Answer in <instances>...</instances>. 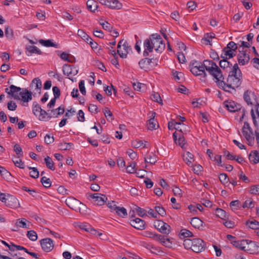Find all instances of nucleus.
Listing matches in <instances>:
<instances>
[{"label":"nucleus","mask_w":259,"mask_h":259,"mask_svg":"<svg viewBox=\"0 0 259 259\" xmlns=\"http://www.w3.org/2000/svg\"><path fill=\"white\" fill-rule=\"evenodd\" d=\"M242 133L247 144L249 146H253L254 144V133L248 122L245 121L244 122V125L242 128Z\"/></svg>","instance_id":"20e7f679"},{"label":"nucleus","mask_w":259,"mask_h":259,"mask_svg":"<svg viewBox=\"0 0 259 259\" xmlns=\"http://www.w3.org/2000/svg\"><path fill=\"white\" fill-rule=\"evenodd\" d=\"M143 46L144 48L143 56L144 57H147L149 56L150 53H152L153 52V49H154L152 46L150 37L144 40Z\"/></svg>","instance_id":"a211bd4d"},{"label":"nucleus","mask_w":259,"mask_h":259,"mask_svg":"<svg viewBox=\"0 0 259 259\" xmlns=\"http://www.w3.org/2000/svg\"><path fill=\"white\" fill-rule=\"evenodd\" d=\"M215 214L217 217L223 220H225V219L226 218L227 216L226 212L224 210L219 208H216Z\"/></svg>","instance_id":"49530a36"},{"label":"nucleus","mask_w":259,"mask_h":259,"mask_svg":"<svg viewBox=\"0 0 259 259\" xmlns=\"http://www.w3.org/2000/svg\"><path fill=\"white\" fill-rule=\"evenodd\" d=\"M87 6L89 11L95 12L98 7V5L95 0H88L87 2Z\"/></svg>","instance_id":"bb28decb"},{"label":"nucleus","mask_w":259,"mask_h":259,"mask_svg":"<svg viewBox=\"0 0 259 259\" xmlns=\"http://www.w3.org/2000/svg\"><path fill=\"white\" fill-rule=\"evenodd\" d=\"M153 227H170V226L161 220H157L154 221Z\"/></svg>","instance_id":"e2e57ef3"},{"label":"nucleus","mask_w":259,"mask_h":259,"mask_svg":"<svg viewBox=\"0 0 259 259\" xmlns=\"http://www.w3.org/2000/svg\"><path fill=\"white\" fill-rule=\"evenodd\" d=\"M27 52H29L30 55L32 54H37L38 55H41L42 52L38 48L34 46H29L26 48Z\"/></svg>","instance_id":"473e14b6"},{"label":"nucleus","mask_w":259,"mask_h":259,"mask_svg":"<svg viewBox=\"0 0 259 259\" xmlns=\"http://www.w3.org/2000/svg\"><path fill=\"white\" fill-rule=\"evenodd\" d=\"M248 159L252 165H255L259 163V151L251 150L248 155Z\"/></svg>","instance_id":"6ab92c4d"},{"label":"nucleus","mask_w":259,"mask_h":259,"mask_svg":"<svg viewBox=\"0 0 259 259\" xmlns=\"http://www.w3.org/2000/svg\"><path fill=\"white\" fill-rule=\"evenodd\" d=\"M45 162L47 166V167L52 170H54L55 169V167L54 166V163L52 160V159L49 156H47L45 158Z\"/></svg>","instance_id":"72a5a7b5"},{"label":"nucleus","mask_w":259,"mask_h":259,"mask_svg":"<svg viewBox=\"0 0 259 259\" xmlns=\"http://www.w3.org/2000/svg\"><path fill=\"white\" fill-rule=\"evenodd\" d=\"M145 161L151 164H155L157 161V156L153 153L149 154L147 157L145 158Z\"/></svg>","instance_id":"2f4dec72"},{"label":"nucleus","mask_w":259,"mask_h":259,"mask_svg":"<svg viewBox=\"0 0 259 259\" xmlns=\"http://www.w3.org/2000/svg\"><path fill=\"white\" fill-rule=\"evenodd\" d=\"M65 203L69 208L76 211H80V208L79 207V205H83L80 201L72 197H69L66 199Z\"/></svg>","instance_id":"f8f14e48"},{"label":"nucleus","mask_w":259,"mask_h":259,"mask_svg":"<svg viewBox=\"0 0 259 259\" xmlns=\"http://www.w3.org/2000/svg\"><path fill=\"white\" fill-rule=\"evenodd\" d=\"M205 246L203 240L200 238L193 239L192 250L196 253H200L204 250Z\"/></svg>","instance_id":"9b49d317"},{"label":"nucleus","mask_w":259,"mask_h":259,"mask_svg":"<svg viewBox=\"0 0 259 259\" xmlns=\"http://www.w3.org/2000/svg\"><path fill=\"white\" fill-rule=\"evenodd\" d=\"M32 87L34 86L35 90L40 91L42 88V83L40 79L38 78H35L33 79L31 83Z\"/></svg>","instance_id":"e433bc0d"},{"label":"nucleus","mask_w":259,"mask_h":259,"mask_svg":"<svg viewBox=\"0 0 259 259\" xmlns=\"http://www.w3.org/2000/svg\"><path fill=\"white\" fill-rule=\"evenodd\" d=\"M238 63L240 65H244L247 64L249 60L250 57L249 54H247L245 52L243 51L240 52L237 56Z\"/></svg>","instance_id":"aec40b11"},{"label":"nucleus","mask_w":259,"mask_h":259,"mask_svg":"<svg viewBox=\"0 0 259 259\" xmlns=\"http://www.w3.org/2000/svg\"><path fill=\"white\" fill-rule=\"evenodd\" d=\"M254 203L252 198H248L247 200H246L242 205V207L244 208H252L254 207Z\"/></svg>","instance_id":"a18cd8bd"},{"label":"nucleus","mask_w":259,"mask_h":259,"mask_svg":"<svg viewBox=\"0 0 259 259\" xmlns=\"http://www.w3.org/2000/svg\"><path fill=\"white\" fill-rule=\"evenodd\" d=\"M38 42L42 45L47 47H54L55 48H58V44L56 43H54L52 42V40L48 39V40H44V39H39Z\"/></svg>","instance_id":"c756f323"},{"label":"nucleus","mask_w":259,"mask_h":259,"mask_svg":"<svg viewBox=\"0 0 259 259\" xmlns=\"http://www.w3.org/2000/svg\"><path fill=\"white\" fill-rule=\"evenodd\" d=\"M155 210L157 214H159L162 217L166 214V211L165 209L160 205L156 206L155 207Z\"/></svg>","instance_id":"bf43d9fd"},{"label":"nucleus","mask_w":259,"mask_h":259,"mask_svg":"<svg viewBox=\"0 0 259 259\" xmlns=\"http://www.w3.org/2000/svg\"><path fill=\"white\" fill-rule=\"evenodd\" d=\"M5 34L6 36L9 39H12L14 37L13 31L9 27L5 28Z\"/></svg>","instance_id":"13d9d810"},{"label":"nucleus","mask_w":259,"mask_h":259,"mask_svg":"<svg viewBox=\"0 0 259 259\" xmlns=\"http://www.w3.org/2000/svg\"><path fill=\"white\" fill-rule=\"evenodd\" d=\"M132 51V48L126 41H124L121 48V51L118 53L119 56L122 58H126L127 54Z\"/></svg>","instance_id":"412c9836"},{"label":"nucleus","mask_w":259,"mask_h":259,"mask_svg":"<svg viewBox=\"0 0 259 259\" xmlns=\"http://www.w3.org/2000/svg\"><path fill=\"white\" fill-rule=\"evenodd\" d=\"M230 206L232 209H238L240 207V202L238 200L232 201L230 203Z\"/></svg>","instance_id":"0e129e2a"},{"label":"nucleus","mask_w":259,"mask_h":259,"mask_svg":"<svg viewBox=\"0 0 259 259\" xmlns=\"http://www.w3.org/2000/svg\"><path fill=\"white\" fill-rule=\"evenodd\" d=\"M89 197L93 199L95 204L100 206L104 205L107 199L105 195L100 193L91 194Z\"/></svg>","instance_id":"4468645a"},{"label":"nucleus","mask_w":259,"mask_h":259,"mask_svg":"<svg viewBox=\"0 0 259 259\" xmlns=\"http://www.w3.org/2000/svg\"><path fill=\"white\" fill-rule=\"evenodd\" d=\"M79 228V230L77 231L79 233H81V232L85 231V232L90 233V234L94 235V236H99V237L102 236V237H101V239H103V240L106 239L107 236L105 234H103L101 232H99L98 231L95 229L94 228Z\"/></svg>","instance_id":"2eb2a0df"},{"label":"nucleus","mask_w":259,"mask_h":259,"mask_svg":"<svg viewBox=\"0 0 259 259\" xmlns=\"http://www.w3.org/2000/svg\"><path fill=\"white\" fill-rule=\"evenodd\" d=\"M5 92L15 99L21 100L23 102L27 103L32 99L31 92L27 89H21L14 85H11L9 88H6Z\"/></svg>","instance_id":"f03ea898"},{"label":"nucleus","mask_w":259,"mask_h":259,"mask_svg":"<svg viewBox=\"0 0 259 259\" xmlns=\"http://www.w3.org/2000/svg\"><path fill=\"white\" fill-rule=\"evenodd\" d=\"M151 98L153 101L158 103L160 104L162 103V99L160 96V95L158 93H154L152 94L151 96Z\"/></svg>","instance_id":"680f3d73"},{"label":"nucleus","mask_w":259,"mask_h":259,"mask_svg":"<svg viewBox=\"0 0 259 259\" xmlns=\"http://www.w3.org/2000/svg\"><path fill=\"white\" fill-rule=\"evenodd\" d=\"M224 77L220 78L217 83L218 86L226 92H231V90H235V88L239 87L242 83V73L239 69L238 64L235 63L229 73L226 82L224 81Z\"/></svg>","instance_id":"f257e3e1"},{"label":"nucleus","mask_w":259,"mask_h":259,"mask_svg":"<svg viewBox=\"0 0 259 259\" xmlns=\"http://www.w3.org/2000/svg\"><path fill=\"white\" fill-rule=\"evenodd\" d=\"M137 164L135 162H133L126 167V171L129 174H134L136 172V166Z\"/></svg>","instance_id":"864d4df0"},{"label":"nucleus","mask_w":259,"mask_h":259,"mask_svg":"<svg viewBox=\"0 0 259 259\" xmlns=\"http://www.w3.org/2000/svg\"><path fill=\"white\" fill-rule=\"evenodd\" d=\"M88 109L90 112L94 114H97L99 111L97 106L93 104L89 105Z\"/></svg>","instance_id":"69168bd1"},{"label":"nucleus","mask_w":259,"mask_h":259,"mask_svg":"<svg viewBox=\"0 0 259 259\" xmlns=\"http://www.w3.org/2000/svg\"><path fill=\"white\" fill-rule=\"evenodd\" d=\"M73 146V144L71 143H61L59 145V147L60 149L61 150H70L72 146Z\"/></svg>","instance_id":"de8ad7c7"},{"label":"nucleus","mask_w":259,"mask_h":259,"mask_svg":"<svg viewBox=\"0 0 259 259\" xmlns=\"http://www.w3.org/2000/svg\"><path fill=\"white\" fill-rule=\"evenodd\" d=\"M178 236L180 239H184L186 237H192L193 234L190 231L186 229H182L179 233Z\"/></svg>","instance_id":"cd10ccee"},{"label":"nucleus","mask_w":259,"mask_h":259,"mask_svg":"<svg viewBox=\"0 0 259 259\" xmlns=\"http://www.w3.org/2000/svg\"><path fill=\"white\" fill-rule=\"evenodd\" d=\"M243 98L248 105H255V106L258 103L256 96L254 92L250 91L247 90L244 93Z\"/></svg>","instance_id":"1a4fd4ad"},{"label":"nucleus","mask_w":259,"mask_h":259,"mask_svg":"<svg viewBox=\"0 0 259 259\" xmlns=\"http://www.w3.org/2000/svg\"><path fill=\"white\" fill-rule=\"evenodd\" d=\"M0 176L6 180H9L11 174L5 167L0 166Z\"/></svg>","instance_id":"c9c22d12"},{"label":"nucleus","mask_w":259,"mask_h":259,"mask_svg":"<svg viewBox=\"0 0 259 259\" xmlns=\"http://www.w3.org/2000/svg\"><path fill=\"white\" fill-rule=\"evenodd\" d=\"M251 116L253 120V124L256 128V130L254 132V137L255 136V139L256 141V143L258 145H259V133L257 131L258 130V125L257 124L255 115L254 112V109H251Z\"/></svg>","instance_id":"4be33fe9"},{"label":"nucleus","mask_w":259,"mask_h":259,"mask_svg":"<svg viewBox=\"0 0 259 259\" xmlns=\"http://www.w3.org/2000/svg\"><path fill=\"white\" fill-rule=\"evenodd\" d=\"M115 211L117 215L123 218L127 215L126 209L123 207L117 206V207H115Z\"/></svg>","instance_id":"a19ab883"},{"label":"nucleus","mask_w":259,"mask_h":259,"mask_svg":"<svg viewBox=\"0 0 259 259\" xmlns=\"http://www.w3.org/2000/svg\"><path fill=\"white\" fill-rule=\"evenodd\" d=\"M250 243H254V242L251 240L244 239L241 240L232 241L231 242V244H232L233 246L243 250H248V249H245L246 245Z\"/></svg>","instance_id":"f3484780"},{"label":"nucleus","mask_w":259,"mask_h":259,"mask_svg":"<svg viewBox=\"0 0 259 259\" xmlns=\"http://www.w3.org/2000/svg\"><path fill=\"white\" fill-rule=\"evenodd\" d=\"M29 169H31V171L30 172V176L34 179H36L39 177V172L36 167H32L31 166H28Z\"/></svg>","instance_id":"603ef678"},{"label":"nucleus","mask_w":259,"mask_h":259,"mask_svg":"<svg viewBox=\"0 0 259 259\" xmlns=\"http://www.w3.org/2000/svg\"><path fill=\"white\" fill-rule=\"evenodd\" d=\"M203 68L212 75L216 80L217 84L220 78H223V73L221 69L212 60H205L203 61Z\"/></svg>","instance_id":"7ed1b4c3"},{"label":"nucleus","mask_w":259,"mask_h":259,"mask_svg":"<svg viewBox=\"0 0 259 259\" xmlns=\"http://www.w3.org/2000/svg\"><path fill=\"white\" fill-rule=\"evenodd\" d=\"M226 47L227 49L231 50L232 52L235 53V54H236L238 47L237 44H235L234 41H231L229 42Z\"/></svg>","instance_id":"4d7b16f0"},{"label":"nucleus","mask_w":259,"mask_h":259,"mask_svg":"<svg viewBox=\"0 0 259 259\" xmlns=\"http://www.w3.org/2000/svg\"><path fill=\"white\" fill-rule=\"evenodd\" d=\"M5 203L7 206L12 208H18L20 205L17 198L15 196L8 194H7L6 201Z\"/></svg>","instance_id":"dca6fc26"},{"label":"nucleus","mask_w":259,"mask_h":259,"mask_svg":"<svg viewBox=\"0 0 259 259\" xmlns=\"http://www.w3.org/2000/svg\"><path fill=\"white\" fill-rule=\"evenodd\" d=\"M40 182L45 188H49L51 186V181L49 178L42 177L40 179Z\"/></svg>","instance_id":"5fc2aeb1"},{"label":"nucleus","mask_w":259,"mask_h":259,"mask_svg":"<svg viewBox=\"0 0 259 259\" xmlns=\"http://www.w3.org/2000/svg\"><path fill=\"white\" fill-rule=\"evenodd\" d=\"M186 155L187 157L184 158V160L188 165H190L194 161L193 155L189 152H187ZM184 157H185V156H184Z\"/></svg>","instance_id":"09e8293b"},{"label":"nucleus","mask_w":259,"mask_h":259,"mask_svg":"<svg viewBox=\"0 0 259 259\" xmlns=\"http://www.w3.org/2000/svg\"><path fill=\"white\" fill-rule=\"evenodd\" d=\"M133 88L135 90H137L138 91H141L143 88H145V85L144 83H141L140 82L138 83H134L133 84Z\"/></svg>","instance_id":"774afa93"},{"label":"nucleus","mask_w":259,"mask_h":259,"mask_svg":"<svg viewBox=\"0 0 259 259\" xmlns=\"http://www.w3.org/2000/svg\"><path fill=\"white\" fill-rule=\"evenodd\" d=\"M219 179H220V182L222 184L227 183L229 181L228 176L227 175V174H224V173H222L220 175Z\"/></svg>","instance_id":"338daca9"},{"label":"nucleus","mask_w":259,"mask_h":259,"mask_svg":"<svg viewBox=\"0 0 259 259\" xmlns=\"http://www.w3.org/2000/svg\"><path fill=\"white\" fill-rule=\"evenodd\" d=\"M52 117V115H49L45 110L42 109L38 116V119L41 121L49 120L51 119Z\"/></svg>","instance_id":"c85d7f7f"},{"label":"nucleus","mask_w":259,"mask_h":259,"mask_svg":"<svg viewBox=\"0 0 259 259\" xmlns=\"http://www.w3.org/2000/svg\"><path fill=\"white\" fill-rule=\"evenodd\" d=\"M193 239H185L184 240L183 245L184 247L187 249H192L193 246Z\"/></svg>","instance_id":"6e6d98bb"},{"label":"nucleus","mask_w":259,"mask_h":259,"mask_svg":"<svg viewBox=\"0 0 259 259\" xmlns=\"http://www.w3.org/2000/svg\"><path fill=\"white\" fill-rule=\"evenodd\" d=\"M73 68L75 69V67L70 65L68 64H64L63 66V74L68 76L71 74L76 75L78 73V71L75 70V72H73Z\"/></svg>","instance_id":"5701e85b"},{"label":"nucleus","mask_w":259,"mask_h":259,"mask_svg":"<svg viewBox=\"0 0 259 259\" xmlns=\"http://www.w3.org/2000/svg\"><path fill=\"white\" fill-rule=\"evenodd\" d=\"M203 62L193 61L190 65V71L195 76H200L203 78L206 76V73L203 68Z\"/></svg>","instance_id":"0eeeda50"},{"label":"nucleus","mask_w":259,"mask_h":259,"mask_svg":"<svg viewBox=\"0 0 259 259\" xmlns=\"http://www.w3.org/2000/svg\"><path fill=\"white\" fill-rule=\"evenodd\" d=\"M236 54L229 49H227L226 47H225L223 50V53L221 55V58L222 59H229L235 56Z\"/></svg>","instance_id":"a878e982"},{"label":"nucleus","mask_w":259,"mask_h":259,"mask_svg":"<svg viewBox=\"0 0 259 259\" xmlns=\"http://www.w3.org/2000/svg\"><path fill=\"white\" fill-rule=\"evenodd\" d=\"M228 60V59H222V60L220 61L219 65L222 68L225 69L230 68L232 66V64L229 62Z\"/></svg>","instance_id":"37998d69"},{"label":"nucleus","mask_w":259,"mask_h":259,"mask_svg":"<svg viewBox=\"0 0 259 259\" xmlns=\"http://www.w3.org/2000/svg\"><path fill=\"white\" fill-rule=\"evenodd\" d=\"M41 108L40 105H39L36 102L33 103L32 105V112L36 116L38 117L39 113H40Z\"/></svg>","instance_id":"79ce46f5"},{"label":"nucleus","mask_w":259,"mask_h":259,"mask_svg":"<svg viewBox=\"0 0 259 259\" xmlns=\"http://www.w3.org/2000/svg\"><path fill=\"white\" fill-rule=\"evenodd\" d=\"M223 105L225 108L231 112L240 111L242 108L240 104H237L232 100L225 101L224 102Z\"/></svg>","instance_id":"9d476101"},{"label":"nucleus","mask_w":259,"mask_h":259,"mask_svg":"<svg viewBox=\"0 0 259 259\" xmlns=\"http://www.w3.org/2000/svg\"><path fill=\"white\" fill-rule=\"evenodd\" d=\"M40 244L42 249L47 252L52 251L54 247L53 240L49 238L41 239L40 241Z\"/></svg>","instance_id":"ddd939ff"},{"label":"nucleus","mask_w":259,"mask_h":259,"mask_svg":"<svg viewBox=\"0 0 259 259\" xmlns=\"http://www.w3.org/2000/svg\"><path fill=\"white\" fill-rule=\"evenodd\" d=\"M135 211L137 212V214L141 217H144L147 216V211L140 207L136 206L135 208Z\"/></svg>","instance_id":"c03bdc74"},{"label":"nucleus","mask_w":259,"mask_h":259,"mask_svg":"<svg viewBox=\"0 0 259 259\" xmlns=\"http://www.w3.org/2000/svg\"><path fill=\"white\" fill-rule=\"evenodd\" d=\"M21 157L18 156L16 157L15 159H13V161L15 164V166L23 169L24 168V163L22 161V160L20 158Z\"/></svg>","instance_id":"3c124183"},{"label":"nucleus","mask_w":259,"mask_h":259,"mask_svg":"<svg viewBox=\"0 0 259 259\" xmlns=\"http://www.w3.org/2000/svg\"><path fill=\"white\" fill-rule=\"evenodd\" d=\"M130 224L132 227H136L135 225H137L138 227H145L146 225L144 220L138 218H134L133 216L130 219Z\"/></svg>","instance_id":"393cba45"},{"label":"nucleus","mask_w":259,"mask_h":259,"mask_svg":"<svg viewBox=\"0 0 259 259\" xmlns=\"http://www.w3.org/2000/svg\"><path fill=\"white\" fill-rule=\"evenodd\" d=\"M65 111L64 107L60 106L57 109L51 110V112L53 113L52 117H57L59 116L62 115Z\"/></svg>","instance_id":"7c9ffc66"},{"label":"nucleus","mask_w":259,"mask_h":259,"mask_svg":"<svg viewBox=\"0 0 259 259\" xmlns=\"http://www.w3.org/2000/svg\"><path fill=\"white\" fill-rule=\"evenodd\" d=\"M144 236L152 238L154 240L160 241L166 247H171L172 244L169 238H164V236L151 231H145L141 233Z\"/></svg>","instance_id":"423d86ee"},{"label":"nucleus","mask_w":259,"mask_h":259,"mask_svg":"<svg viewBox=\"0 0 259 259\" xmlns=\"http://www.w3.org/2000/svg\"><path fill=\"white\" fill-rule=\"evenodd\" d=\"M155 115V112L152 113V116H153L152 118H151L148 120V128L150 130H153L156 129V123L154 121V117Z\"/></svg>","instance_id":"ea45409f"},{"label":"nucleus","mask_w":259,"mask_h":259,"mask_svg":"<svg viewBox=\"0 0 259 259\" xmlns=\"http://www.w3.org/2000/svg\"><path fill=\"white\" fill-rule=\"evenodd\" d=\"M203 222L198 218L191 219L190 224L192 227H202Z\"/></svg>","instance_id":"4c0bfd02"},{"label":"nucleus","mask_w":259,"mask_h":259,"mask_svg":"<svg viewBox=\"0 0 259 259\" xmlns=\"http://www.w3.org/2000/svg\"><path fill=\"white\" fill-rule=\"evenodd\" d=\"M158 58L153 57L150 58H145L139 62L140 67L148 71L158 65Z\"/></svg>","instance_id":"39448f33"},{"label":"nucleus","mask_w":259,"mask_h":259,"mask_svg":"<svg viewBox=\"0 0 259 259\" xmlns=\"http://www.w3.org/2000/svg\"><path fill=\"white\" fill-rule=\"evenodd\" d=\"M27 237L31 241H36L37 239V235L35 231L30 230L27 231Z\"/></svg>","instance_id":"8fccbe9b"},{"label":"nucleus","mask_w":259,"mask_h":259,"mask_svg":"<svg viewBox=\"0 0 259 259\" xmlns=\"http://www.w3.org/2000/svg\"><path fill=\"white\" fill-rule=\"evenodd\" d=\"M178 134L175 132L173 134V138L176 143H178L179 145L182 148H185V145L186 144V141L185 138L182 135H179L178 138H177Z\"/></svg>","instance_id":"b1692460"},{"label":"nucleus","mask_w":259,"mask_h":259,"mask_svg":"<svg viewBox=\"0 0 259 259\" xmlns=\"http://www.w3.org/2000/svg\"><path fill=\"white\" fill-rule=\"evenodd\" d=\"M146 143H147V142H145V143H144L143 141L142 140H136L132 142V146L135 148H145L146 147Z\"/></svg>","instance_id":"f704fd0d"},{"label":"nucleus","mask_w":259,"mask_h":259,"mask_svg":"<svg viewBox=\"0 0 259 259\" xmlns=\"http://www.w3.org/2000/svg\"><path fill=\"white\" fill-rule=\"evenodd\" d=\"M14 150L19 157L23 156L22 149L18 144H16L14 146Z\"/></svg>","instance_id":"052dcab7"},{"label":"nucleus","mask_w":259,"mask_h":259,"mask_svg":"<svg viewBox=\"0 0 259 259\" xmlns=\"http://www.w3.org/2000/svg\"><path fill=\"white\" fill-rule=\"evenodd\" d=\"M150 38L155 50L159 53L162 52L165 48V44L161 36L157 33L153 34L150 36Z\"/></svg>","instance_id":"6e6552de"},{"label":"nucleus","mask_w":259,"mask_h":259,"mask_svg":"<svg viewBox=\"0 0 259 259\" xmlns=\"http://www.w3.org/2000/svg\"><path fill=\"white\" fill-rule=\"evenodd\" d=\"M16 227H26L29 226V222L24 218L17 220L15 223Z\"/></svg>","instance_id":"58836bf2"}]
</instances>
